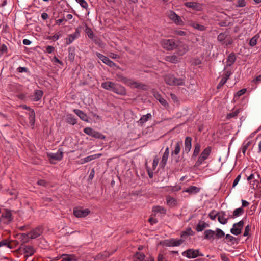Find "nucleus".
Listing matches in <instances>:
<instances>
[{
    "label": "nucleus",
    "instance_id": "obj_1",
    "mask_svg": "<svg viewBox=\"0 0 261 261\" xmlns=\"http://www.w3.org/2000/svg\"><path fill=\"white\" fill-rule=\"evenodd\" d=\"M225 236L224 232L220 228H216L215 231L207 229L204 231L203 239L213 241L215 239H220Z\"/></svg>",
    "mask_w": 261,
    "mask_h": 261
},
{
    "label": "nucleus",
    "instance_id": "obj_2",
    "mask_svg": "<svg viewBox=\"0 0 261 261\" xmlns=\"http://www.w3.org/2000/svg\"><path fill=\"white\" fill-rule=\"evenodd\" d=\"M162 47L166 50L171 51L177 48L178 46V41L173 39H164L161 40Z\"/></svg>",
    "mask_w": 261,
    "mask_h": 261
},
{
    "label": "nucleus",
    "instance_id": "obj_3",
    "mask_svg": "<svg viewBox=\"0 0 261 261\" xmlns=\"http://www.w3.org/2000/svg\"><path fill=\"white\" fill-rule=\"evenodd\" d=\"M182 239H176L171 238L170 239L165 240L160 242V244L166 247H175L179 246L183 243Z\"/></svg>",
    "mask_w": 261,
    "mask_h": 261
},
{
    "label": "nucleus",
    "instance_id": "obj_4",
    "mask_svg": "<svg viewBox=\"0 0 261 261\" xmlns=\"http://www.w3.org/2000/svg\"><path fill=\"white\" fill-rule=\"evenodd\" d=\"M47 158L52 164L56 163L57 161H60L63 156V152L59 149L57 153H47Z\"/></svg>",
    "mask_w": 261,
    "mask_h": 261
},
{
    "label": "nucleus",
    "instance_id": "obj_5",
    "mask_svg": "<svg viewBox=\"0 0 261 261\" xmlns=\"http://www.w3.org/2000/svg\"><path fill=\"white\" fill-rule=\"evenodd\" d=\"M183 256H186L188 258H195L198 256H203V254L199 252L198 249H188L182 252Z\"/></svg>",
    "mask_w": 261,
    "mask_h": 261
},
{
    "label": "nucleus",
    "instance_id": "obj_6",
    "mask_svg": "<svg viewBox=\"0 0 261 261\" xmlns=\"http://www.w3.org/2000/svg\"><path fill=\"white\" fill-rule=\"evenodd\" d=\"M1 213V217L5 220L4 224L8 225L13 221L14 218L11 210L5 208Z\"/></svg>",
    "mask_w": 261,
    "mask_h": 261
},
{
    "label": "nucleus",
    "instance_id": "obj_7",
    "mask_svg": "<svg viewBox=\"0 0 261 261\" xmlns=\"http://www.w3.org/2000/svg\"><path fill=\"white\" fill-rule=\"evenodd\" d=\"M84 132L88 135L91 136L96 139H105L106 137L101 133L95 131L91 127H87L84 129Z\"/></svg>",
    "mask_w": 261,
    "mask_h": 261
},
{
    "label": "nucleus",
    "instance_id": "obj_8",
    "mask_svg": "<svg viewBox=\"0 0 261 261\" xmlns=\"http://www.w3.org/2000/svg\"><path fill=\"white\" fill-rule=\"evenodd\" d=\"M244 224L243 220H241L239 222L234 223L233 225V227L230 229L231 233L236 236L241 234Z\"/></svg>",
    "mask_w": 261,
    "mask_h": 261
},
{
    "label": "nucleus",
    "instance_id": "obj_9",
    "mask_svg": "<svg viewBox=\"0 0 261 261\" xmlns=\"http://www.w3.org/2000/svg\"><path fill=\"white\" fill-rule=\"evenodd\" d=\"M90 211L89 209H81V208L75 207L73 208V213L74 215L77 218H83L89 215Z\"/></svg>",
    "mask_w": 261,
    "mask_h": 261
},
{
    "label": "nucleus",
    "instance_id": "obj_10",
    "mask_svg": "<svg viewBox=\"0 0 261 261\" xmlns=\"http://www.w3.org/2000/svg\"><path fill=\"white\" fill-rule=\"evenodd\" d=\"M184 5L196 11H200L203 9V5L196 2H187L184 3Z\"/></svg>",
    "mask_w": 261,
    "mask_h": 261
},
{
    "label": "nucleus",
    "instance_id": "obj_11",
    "mask_svg": "<svg viewBox=\"0 0 261 261\" xmlns=\"http://www.w3.org/2000/svg\"><path fill=\"white\" fill-rule=\"evenodd\" d=\"M169 18L175 24L179 25H183L184 22L181 18L173 11H170L169 14Z\"/></svg>",
    "mask_w": 261,
    "mask_h": 261
},
{
    "label": "nucleus",
    "instance_id": "obj_12",
    "mask_svg": "<svg viewBox=\"0 0 261 261\" xmlns=\"http://www.w3.org/2000/svg\"><path fill=\"white\" fill-rule=\"evenodd\" d=\"M43 227L41 226H39L29 232V234H30V238L31 239H36V238L39 237L43 233Z\"/></svg>",
    "mask_w": 261,
    "mask_h": 261
},
{
    "label": "nucleus",
    "instance_id": "obj_13",
    "mask_svg": "<svg viewBox=\"0 0 261 261\" xmlns=\"http://www.w3.org/2000/svg\"><path fill=\"white\" fill-rule=\"evenodd\" d=\"M112 91L120 95H125L126 94V90L125 88L123 86L117 83H116V86L113 87Z\"/></svg>",
    "mask_w": 261,
    "mask_h": 261
},
{
    "label": "nucleus",
    "instance_id": "obj_14",
    "mask_svg": "<svg viewBox=\"0 0 261 261\" xmlns=\"http://www.w3.org/2000/svg\"><path fill=\"white\" fill-rule=\"evenodd\" d=\"M80 35V31L79 28L75 29V32L68 35V38H66V44H70L72 43L76 38H77Z\"/></svg>",
    "mask_w": 261,
    "mask_h": 261
},
{
    "label": "nucleus",
    "instance_id": "obj_15",
    "mask_svg": "<svg viewBox=\"0 0 261 261\" xmlns=\"http://www.w3.org/2000/svg\"><path fill=\"white\" fill-rule=\"evenodd\" d=\"M192 138L191 137H186L184 142L185 148L183 152H185L186 153H188L190 151L192 147Z\"/></svg>",
    "mask_w": 261,
    "mask_h": 261
},
{
    "label": "nucleus",
    "instance_id": "obj_16",
    "mask_svg": "<svg viewBox=\"0 0 261 261\" xmlns=\"http://www.w3.org/2000/svg\"><path fill=\"white\" fill-rule=\"evenodd\" d=\"M152 212L153 214H152L151 216H155L157 213L165 215L166 214L167 210L163 206L156 205L153 206Z\"/></svg>",
    "mask_w": 261,
    "mask_h": 261
},
{
    "label": "nucleus",
    "instance_id": "obj_17",
    "mask_svg": "<svg viewBox=\"0 0 261 261\" xmlns=\"http://www.w3.org/2000/svg\"><path fill=\"white\" fill-rule=\"evenodd\" d=\"M169 148L168 147H167L165 149V152L163 154V155L162 158V160L160 162V165L161 166V168H164L165 167V165H166V163H167V162L168 160V158L169 156Z\"/></svg>",
    "mask_w": 261,
    "mask_h": 261
},
{
    "label": "nucleus",
    "instance_id": "obj_18",
    "mask_svg": "<svg viewBox=\"0 0 261 261\" xmlns=\"http://www.w3.org/2000/svg\"><path fill=\"white\" fill-rule=\"evenodd\" d=\"M43 95V92L41 90H35L34 95L32 96L31 99L34 101L40 100Z\"/></svg>",
    "mask_w": 261,
    "mask_h": 261
},
{
    "label": "nucleus",
    "instance_id": "obj_19",
    "mask_svg": "<svg viewBox=\"0 0 261 261\" xmlns=\"http://www.w3.org/2000/svg\"><path fill=\"white\" fill-rule=\"evenodd\" d=\"M74 112L80 118L81 120L85 122H89V118L87 114L79 109H74Z\"/></svg>",
    "mask_w": 261,
    "mask_h": 261
},
{
    "label": "nucleus",
    "instance_id": "obj_20",
    "mask_svg": "<svg viewBox=\"0 0 261 261\" xmlns=\"http://www.w3.org/2000/svg\"><path fill=\"white\" fill-rule=\"evenodd\" d=\"M182 141L181 140L178 141L175 143V147L171 151V155H178L181 150V147L182 146Z\"/></svg>",
    "mask_w": 261,
    "mask_h": 261
},
{
    "label": "nucleus",
    "instance_id": "obj_21",
    "mask_svg": "<svg viewBox=\"0 0 261 261\" xmlns=\"http://www.w3.org/2000/svg\"><path fill=\"white\" fill-rule=\"evenodd\" d=\"M218 220L222 224H225L227 223L228 218H226V213L224 211L218 212Z\"/></svg>",
    "mask_w": 261,
    "mask_h": 261
},
{
    "label": "nucleus",
    "instance_id": "obj_22",
    "mask_svg": "<svg viewBox=\"0 0 261 261\" xmlns=\"http://www.w3.org/2000/svg\"><path fill=\"white\" fill-rule=\"evenodd\" d=\"M116 83L111 81H106L101 83V87L103 89L112 91Z\"/></svg>",
    "mask_w": 261,
    "mask_h": 261
},
{
    "label": "nucleus",
    "instance_id": "obj_23",
    "mask_svg": "<svg viewBox=\"0 0 261 261\" xmlns=\"http://www.w3.org/2000/svg\"><path fill=\"white\" fill-rule=\"evenodd\" d=\"M24 253H25V255H24V257H26V258H28L29 256H32L33 255L35 252V250L33 247V246H27V245H24Z\"/></svg>",
    "mask_w": 261,
    "mask_h": 261
},
{
    "label": "nucleus",
    "instance_id": "obj_24",
    "mask_svg": "<svg viewBox=\"0 0 261 261\" xmlns=\"http://www.w3.org/2000/svg\"><path fill=\"white\" fill-rule=\"evenodd\" d=\"M101 156V154H95L91 155H89L88 156H87L84 159H81V164H84L85 163L89 162L90 161H91L93 160H95L96 159H97Z\"/></svg>",
    "mask_w": 261,
    "mask_h": 261
},
{
    "label": "nucleus",
    "instance_id": "obj_25",
    "mask_svg": "<svg viewBox=\"0 0 261 261\" xmlns=\"http://www.w3.org/2000/svg\"><path fill=\"white\" fill-rule=\"evenodd\" d=\"M164 80L166 84L168 85L172 86L174 76L172 74H165L164 76Z\"/></svg>",
    "mask_w": 261,
    "mask_h": 261
},
{
    "label": "nucleus",
    "instance_id": "obj_26",
    "mask_svg": "<svg viewBox=\"0 0 261 261\" xmlns=\"http://www.w3.org/2000/svg\"><path fill=\"white\" fill-rule=\"evenodd\" d=\"M236 60V54L232 52L229 54L227 58V66H231Z\"/></svg>",
    "mask_w": 261,
    "mask_h": 261
},
{
    "label": "nucleus",
    "instance_id": "obj_27",
    "mask_svg": "<svg viewBox=\"0 0 261 261\" xmlns=\"http://www.w3.org/2000/svg\"><path fill=\"white\" fill-rule=\"evenodd\" d=\"M152 116L150 113H148L146 115H143L139 120L138 121L139 125L142 126L144 124L147 122L149 119L151 118Z\"/></svg>",
    "mask_w": 261,
    "mask_h": 261
},
{
    "label": "nucleus",
    "instance_id": "obj_28",
    "mask_svg": "<svg viewBox=\"0 0 261 261\" xmlns=\"http://www.w3.org/2000/svg\"><path fill=\"white\" fill-rule=\"evenodd\" d=\"M155 98L160 102V103L165 107L169 106L167 101L162 97V95L159 93H156L154 95Z\"/></svg>",
    "mask_w": 261,
    "mask_h": 261
},
{
    "label": "nucleus",
    "instance_id": "obj_29",
    "mask_svg": "<svg viewBox=\"0 0 261 261\" xmlns=\"http://www.w3.org/2000/svg\"><path fill=\"white\" fill-rule=\"evenodd\" d=\"M201 148V145L199 143H196L194 145L193 153L192 155V159H195L199 154Z\"/></svg>",
    "mask_w": 261,
    "mask_h": 261
},
{
    "label": "nucleus",
    "instance_id": "obj_30",
    "mask_svg": "<svg viewBox=\"0 0 261 261\" xmlns=\"http://www.w3.org/2000/svg\"><path fill=\"white\" fill-rule=\"evenodd\" d=\"M8 52L9 50L7 45L5 44L0 43V57L4 55H6V56H8Z\"/></svg>",
    "mask_w": 261,
    "mask_h": 261
},
{
    "label": "nucleus",
    "instance_id": "obj_31",
    "mask_svg": "<svg viewBox=\"0 0 261 261\" xmlns=\"http://www.w3.org/2000/svg\"><path fill=\"white\" fill-rule=\"evenodd\" d=\"M30 234L28 233H21L20 234L19 239H20L21 241L22 242L21 246H23V245L28 243L29 241Z\"/></svg>",
    "mask_w": 261,
    "mask_h": 261
},
{
    "label": "nucleus",
    "instance_id": "obj_32",
    "mask_svg": "<svg viewBox=\"0 0 261 261\" xmlns=\"http://www.w3.org/2000/svg\"><path fill=\"white\" fill-rule=\"evenodd\" d=\"M199 191L200 188L194 186H191L184 190L185 192L189 193V194H196L199 192Z\"/></svg>",
    "mask_w": 261,
    "mask_h": 261
},
{
    "label": "nucleus",
    "instance_id": "obj_33",
    "mask_svg": "<svg viewBox=\"0 0 261 261\" xmlns=\"http://www.w3.org/2000/svg\"><path fill=\"white\" fill-rule=\"evenodd\" d=\"M165 59L166 61L175 64L179 62L178 58L175 55L167 56Z\"/></svg>",
    "mask_w": 261,
    "mask_h": 261
},
{
    "label": "nucleus",
    "instance_id": "obj_34",
    "mask_svg": "<svg viewBox=\"0 0 261 261\" xmlns=\"http://www.w3.org/2000/svg\"><path fill=\"white\" fill-rule=\"evenodd\" d=\"M228 35L225 33H221L217 36V40L222 44L225 43V40L228 38Z\"/></svg>",
    "mask_w": 261,
    "mask_h": 261
},
{
    "label": "nucleus",
    "instance_id": "obj_35",
    "mask_svg": "<svg viewBox=\"0 0 261 261\" xmlns=\"http://www.w3.org/2000/svg\"><path fill=\"white\" fill-rule=\"evenodd\" d=\"M66 121L72 125H74L77 123V119L74 116L68 114L66 115Z\"/></svg>",
    "mask_w": 261,
    "mask_h": 261
},
{
    "label": "nucleus",
    "instance_id": "obj_36",
    "mask_svg": "<svg viewBox=\"0 0 261 261\" xmlns=\"http://www.w3.org/2000/svg\"><path fill=\"white\" fill-rule=\"evenodd\" d=\"M166 201L167 204L170 206L173 207L176 206L177 204V201L176 199L170 196L166 197Z\"/></svg>",
    "mask_w": 261,
    "mask_h": 261
},
{
    "label": "nucleus",
    "instance_id": "obj_37",
    "mask_svg": "<svg viewBox=\"0 0 261 261\" xmlns=\"http://www.w3.org/2000/svg\"><path fill=\"white\" fill-rule=\"evenodd\" d=\"M68 60L71 61L73 62L74 59L75 57V48L74 47H69L68 48Z\"/></svg>",
    "mask_w": 261,
    "mask_h": 261
},
{
    "label": "nucleus",
    "instance_id": "obj_38",
    "mask_svg": "<svg viewBox=\"0 0 261 261\" xmlns=\"http://www.w3.org/2000/svg\"><path fill=\"white\" fill-rule=\"evenodd\" d=\"M194 234L195 232L190 227H188L186 229V230L181 232L180 236L181 237H184L188 236H194Z\"/></svg>",
    "mask_w": 261,
    "mask_h": 261
},
{
    "label": "nucleus",
    "instance_id": "obj_39",
    "mask_svg": "<svg viewBox=\"0 0 261 261\" xmlns=\"http://www.w3.org/2000/svg\"><path fill=\"white\" fill-rule=\"evenodd\" d=\"M191 26L194 28L195 29L201 31H204L206 30V27L203 25L199 24L196 22H193L191 24Z\"/></svg>",
    "mask_w": 261,
    "mask_h": 261
},
{
    "label": "nucleus",
    "instance_id": "obj_40",
    "mask_svg": "<svg viewBox=\"0 0 261 261\" xmlns=\"http://www.w3.org/2000/svg\"><path fill=\"white\" fill-rule=\"evenodd\" d=\"M84 32L87 34L90 39H93L94 38V33L93 31L87 24H85Z\"/></svg>",
    "mask_w": 261,
    "mask_h": 261
},
{
    "label": "nucleus",
    "instance_id": "obj_41",
    "mask_svg": "<svg viewBox=\"0 0 261 261\" xmlns=\"http://www.w3.org/2000/svg\"><path fill=\"white\" fill-rule=\"evenodd\" d=\"M103 63L107 65L110 67H116L117 68H119V67L116 65V64L113 62L112 60L109 59L107 57L105 59V60L103 61Z\"/></svg>",
    "mask_w": 261,
    "mask_h": 261
},
{
    "label": "nucleus",
    "instance_id": "obj_42",
    "mask_svg": "<svg viewBox=\"0 0 261 261\" xmlns=\"http://www.w3.org/2000/svg\"><path fill=\"white\" fill-rule=\"evenodd\" d=\"M145 257V255L143 253H140L139 252H136L133 255V258L139 260V261H143L144 260Z\"/></svg>",
    "mask_w": 261,
    "mask_h": 261
},
{
    "label": "nucleus",
    "instance_id": "obj_43",
    "mask_svg": "<svg viewBox=\"0 0 261 261\" xmlns=\"http://www.w3.org/2000/svg\"><path fill=\"white\" fill-rule=\"evenodd\" d=\"M184 85L185 82L182 78H176L174 77L172 86H181Z\"/></svg>",
    "mask_w": 261,
    "mask_h": 261
},
{
    "label": "nucleus",
    "instance_id": "obj_44",
    "mask_svg": "<svg viewBox=\"0 0 261 261\" xmlns=\"http://www.w3.org/2000/svg\"><path fill=\"white\" fill-rule=\"evenodd\" d=\"M130 84L132 85H133L134 86V87L136 88H138V89H142V90H146V85H145L142 83H138L137 82L133 81V82H131Z\"/></svg>",
    "mask_w": 261,
    "mask_h": 261
},
{
    "label": "nucleus",
    "instance_id": "obj_45",
    "mask_svg": "<svg viewBox=\"0 0 261 261\" xmlns=\"http://www.w3.org/2000/svg\"><path fill=\"white\" fill-rule=\"evenodd\" d=\"M244 210L242 207L237 208L233 211V215H232L231 217H238V216L241 215L242 214H243L244 213Z\"/></svg>",
    "mask_w": 261,
    "mask_h": 261
},
{
    "label": "nucleus",
    "instance_id": "obj_46",
    "mask_svg": "<svg viewBox=\"0 0 261 261\" xmlns=\"http://www.w3.org/2000/svg\"><path fill=\"white\" fill-rule=\"evenodd\" d=\"M211 147L208 146L202 151L200 155L207 159L211 152Z\"/></svg>",
    "mask_w": 261,
    "mask_h": 261
},
{
    "label": "nucleus",
    "instance_id": "obj_47",
    "mask_svg": "<svg viewBox=\"0 0 261 261\" xmlns=\"http://www.w3.org/2000/svg\"><path fill=\"white\" fill-rule=\"evenodd\" d=\"M207 159L204 157L203 155H200L197 160V161L195 162L194 165V167L197 168L199 167L200 165H201L204 161Z\"/></svg>",
    "mask_w": 261,
    "mask_h": 261
},
{
    "label": "nucleus",
    "instance_id": "obj_48",
    "mask_svg": "<svg viewBox=\"0 0 261 261\" xmlns=\"http://www.w3.org/2000/svg\"><path fill=\"white\" fill-rule=\"evenodd\" d=\"M225 239H228L229 241L231 243V244H238V239L232 236L227 234L225 236Z\"/></svg>",
    "mask_w": 261,
    "mask_h": 261
},
{
    "label": "nucleus",
    "instance_id": "obj_49",
    "mask_svg": "<svg viewBox=\"0 0 261 261\" xmlns=\"http://www.w3.org/2000/svg\"><path fill=\"white\" fill-rule=\"evenodd\" d=\"M239 113H240L239 109H237L236 111L228 114L227 115L226 118L227 119H231L232 118H234L238 116V115L239 114Z\"/></svg>",
    "mask_w": 261,
    "mask_h": 261
},
{
    "label": "nucleus",
    "instance_id": "obj_50",
    "mask_svg": "<svg viewBox=\"0 0 261 261\" xmlns=\"http://www.w3.org/2000/svg\"><path fill=\"white\" fill-rule=\"evenodd\" d=\"M5 246L10 249H13V247L11 246L10 242L7 239H4L0 242V247Z\"/></svg>",
    "mask_w": 261,
    "mask_h": 261
},
{
    "label": "nucleus",
    "instance_id": "obj_51",
    "mask_svg": "<svg viewBox=\"0 0 261 261\" xmlns=\"http://www.w3.org/2000/svg\"><path fill=\"white\" fill-rule=\"evenodd\" d=\"M116 76L118 78L119 81H120L125 84H127V83H128V82L131 81L130 79H128L127 77H124L122 75L120 74H117Z\"/></svg>",
    "mask_w": 261,
    "mask_h": 261
},
{
    "label": "nucleus",
    "instance_id": "obj_52",
    "mask_svg": "<svg viewBox=\"0 0 261 261\" xmlns=\"http://www.w3.org/2000/svg\"><path fill=\"white\" fill-rule=\"evenodd\" d=\"M29 120V123L32 129H34L35 127V124L36 121V116L35 115L32 116H30L28 117Z\"/></svg>",
    "mask_w": 261,
    "mask_h": 261
},
{
    "label": "nucleus",
    "instance_id": "obj_53",
    "mask_svg": "<svg viewBox=\"0 0 261 261\" xmlns=\"http://www.w3.org/2000/svg\"><path fill=\"white\" fill-rule=\"evenodd\" d=\"M60 17V18L56 20V24L60 25L62 23H63L64 21H65V17H64V14L62 12L60 13V16L59 15V17Z\"/></svg>",
    "mask_w": 261,
    "mask_h": 261
},
{
    "label": "nucleus",
    "instance_id": "obj_54",
    "mask_svg": "<svg viewBox=\"0 0 261 261\" xmlns=\"http://www.w3.org/2000/svg\"><path fill=\"white\" fill-rule=\"evenodd\" d=\"M78 257L74 254H66V261H77Z\"/></svg>",
    "mask_w": 261,
    "mask_h": 261
},
{
    "label": "nucleus",
    "instance_id": "obj_55",
    "mask_svg": "<svg viewBox=\"0 0 261 261\" xmlns=\"http://www.w3.org/2000/svg\"><path fill=\"white\" fill-rule=\"evenodd\" d=\"M205 228L202 223V221H199L196 227V231L197 232H201Z\"/></svg>",
    "mask_w": 261,
    "mask_h": 261
},
{
    "label": "nucleus",
    "instance_id": "obj_56",
    "mask_svg": "<svg viewBox=\"0 0 261 261\" xmlns=\"http://www.w3.org/2000/svg\"><path fill=\"white\" fill-rule=\"evenodd\" d=\"M246 5L245 0H237L235 6L236 7H244Z\"/></svg>",
    "mask_w": 261,
    "mask_h": 261
},
{
    "label": "nucleus",
    "instance_id": "obj_57",
    "mask_svg": "<svg viewBox=\"0 0 261 261\" xmlns=\"http://www.w3.org/2000/svg\"><path fill=\"white\" fill-rule=\"evenodd\" d=\"M17 71L19 73H27L28 74H30V72L29 71L28 68L25 67H19L17 68Z\"/></svg>",
    "mask_w": 261,
    "mask_h": 261
},
{
    "label": "nucleus",
    "instance_id": "obj_58",
    "mask_svg": "<svg viewBox=\"0 0 261 261\" xmlns=\"http://www.w3.org/2000/svg\"><path fill=\"white\" fill-rule=\"evenodd\" d=\"M258 39L257 35H255L249 41V45L251 46H254L256 44L257 40Z\"/></svg>",
    "mask_w": 261,
    "mask_h": 261
},
{
    "label": "nucleus",
    "instance_id": "obj_59",
    "mask_svg": "<svg viewBox=\"0 0 261 261\" xmlns=\"http://www.w3.org/2000/svg\"><path fill=\"white\" fill-rule=\"evenodd\" d=\"M251 142L248 141L247 143L244 142L243 144L242 147V151L244 155L245 154V152L246 151V150L247 149L249 146L250 145Z\"/></svg>",
    "mask_w": 261,
    "mask_h": 261
},
{
    "label": "nucleus",
    "instance_id": "obj_60",
    "mask_svg": "<svg viewBox=\"0 0 261 261\" xmlns=\"http://www.w3.org/2000/svg\"><path fill=\"white\" fill-rule=\"evenodd\" d=\"M76 1L80 4L81 6L86 9L88 8V4L85 0H76Z\"/></svg>",
    "mask_w": 261,
    "mask_h": 261
},
{
    "label": "nucleus",
    "instance_id": "obj_61",
    "mask_svg": "<svg viewBox=\"0 0 261 261\" xmlns=\"http://www.w3.org/2000/svg\"><path fill=\"white\" fill-rule=\"evenodd\" d=\"M227 81L225 78H222L220 82L219 83V84L217 86V89H220L226 83Z\"/></svg>",
    "mask_w": 261,
    "mask_h": 261
},
{
    "label": "nucleus",
    "instance_id": "obj_62",
    "mask_svg": "<svg viewBox=\"0 0 261 261\" xmlns=\"http://www.w3.org/2000/svg\"><path fill=\"white\" fill-rule=\"evenodd\" d=\"M218 215V213L213 210L210 213L208 216L212 220H215Z\"/></svg>",
    "mask_w": 261,
    "mask_h": 261
},
{
    "label": "nucleus",
    "instance_id": "obj_63",
    "mask_svg": "<svg viewBox=\"0 0 261 261\" xmlns=\"http://www.w3.org/2000/svg\"><path fill=\"white\" fill-rule=\"evenodd\" d=\"M24 245L23 246H21L20 247H19L16 250V252L19 254H25V253H24Z\"/></svg>",
    "mask_w": 261,
    "mask_h": 261
},
{
    "label": "nucleus",
    "instance_id": "obj_64",
    "mask_svg": "<svg viewBox=\"0 0 261 261\" xmlns=\"http://www.w3.org/2000/svg\"><path fill=\"white\" fill-rule=\"evenodd\" d=\"M157 261H167V259L164 257V255L159 253L158 256Z\"/></svg>",
    "mask_w": 261,
    "mask_h": 261
}]
</instances>
